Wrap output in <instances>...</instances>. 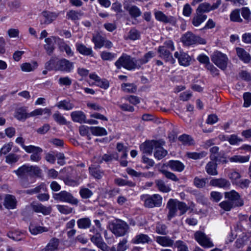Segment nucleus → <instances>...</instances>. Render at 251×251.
I'll return each instance as SVG.
<instances>
[{"mask_svg": "<svg viewBox=\"0 0 251 251\" xmlns=\"http://www.w3.org/2000/svg\"><path fill=\"white\" fill-rule=\"evenodd\" d=\"M141 198L144 201V205L147 207H160L162 204V198L158 194H154L151 196L143 195Z\"/></svg>", "mask_w": 251, "mask_h": 251, "instance_id": "0eeeda50", "label": "nucleus"}, {"mask_svg": "<svg viewBox=\"0 0 251 251\" xmlns=\"http://www.w3.org/2000/svg\"><path fill=\"white\" fill-rule=\"evenodd\" d=\"M229 178L231 180L232 183L236 184V182H238L241 176L240 174L236 171H232L228 174Z\"/></svg>", "mask_w": 251, "mask_h": 251, "instance_id": "bf43d9fd", "label": "nucleus"}, {"mask_svg": "<svg viewBox=\"0 0 251 251\" xmlns=\"http://www.w3.org/2000/svg\"><path fill=\"white\" fill-rule=\"evenodd\" d=\"M155 231L158 234L163 235H166L168 233L167 226L165 225L160 223L156 224Z\"/></svg>", "mask_w": 251, "mask_h": 251, "instance_id": "3c124183", "label": "nucleus"}, {"mask_svg": "<svg viewBox=\"0 0 251 251\" xmlns=\"http://www.w3.org/2000/svg\"><path fill=\"white\" fill-rule=\"evenodd\" d=\"M17 204V200L15 197L11 195H6L5 196L4 205L9 209H13L16 208Z\"/></svg>", "mask_w": 251, "mask_h": 251, "instance_id": "a878e982", "label": "nucleus"}, {"mask_svg": "<svg viewBox=\"0 0 251 251\" xmlns=\"http://www.w3.org/2000/svg\"><path fill=\"white\" fill-rule=\"evenodd\" d=\"M14 117L19 121H25L29 118V113H27V107H21L17 108L15 111Z\"/></svg>", "mask_w": 251, "mask_h": 251, "instance_id": "393cba45", "label": "nucleus"}, {"mask_svg": "<svg viewBox=\"0 0 251 251\" xmlns=\"http://www.w3.org/2000/svg\"><path fill=\"white\" fill-rule=\"evenodd\" d=\"M7 235L9 238L16 241H22L25 238L24 233L17 230L10 231Z\"/></svg>", "mask_w": 251, "mask_h": 251, "instance_id": "473e14b6", "label": "nucleus"}, {"mask_svg": "<svg viewBox=\"0 0 251 251\" xmlns=\"http://www.w3.org/2000/svg\"><path fill=\"white\" fill-rule=\"evenodd\" d=\"M224 194L225 198L227 200L220 203L219 206L225 211H229L233 208L241 207L244 205L243 200L239 193L236 191L226 192Z\"/></svg>", "mask_w": 251, "mask_h": 251, "instance_id": "f257e3e1", "label": "nucleus"}, {"mask_svg": "<svg viewBox=\"0 0 251 251\" xmlns=\"http://www.w3.org/2000/svg\"><path fill=\"white\" fill-rule=\"evenodd\" d=\"M229 161L232 162L244 163L249 161V156L234 155L229 158Z\"/></svg>", "mask_w": 251, "mask_h": 251, "instance_id": "09e8293b", "label": "nucleus"}, {"mask_svg": "<svg viewBox=\"0 0 251 251\" xmlns=\"http://www.w3.org/2000/svg\"><path fill=\"white\" fill-rule=\"evenodd\" d=\"M115 65L118 69H120L122 67L129 70L139 68L137 60L126 54H123L116 61Z\"/></svg>", "mask_w": 251, "mask_h": 251, "instance_id": "7ed1b4c3", "label": "nucleus"}, {"mask_svg": "<svg viewBox=\"0 0 251 251\" xmlns=\"http://www.w3.org/2000/svg\"><path fill=\"white\" fill-rule=\"evenodd\" d=\"M240 11L241 12V14L242 17L247 21L250 20L251 19V12L250 9L248 7H243Z\"/></svg>", "mask_w": 251, "mask_h": 251, "instance_id": "338daca9", "label": "nucleus"}, {"mask_svg": "<svg viewBox=\"0 0 251 251\" xmlns=\"http://www.w3.org/2000/svg\"><path fill=\"white\" fill-rule=\"evenodd\" d=\"M54 39L55 37L52 36L46 38L45 40L46 44L44 45V48L49 55H50L54 49L53 45V40Z\"/></svg>", "mask_w": 251, "mask_h": 251, "instance_id": "72a5a7b5", "label": "nucleus"}, {"mask_svg": "<svg viewBox=\"0 0 251 251\" xmlns=\"http://www.w3.org/2000/svg\"><path fill=\"white\" fill-rule=\"evenodd\" d=\"M212 61L222 70H225L227 67L228 59L227 56L220 51L214 52L211 57Z\"/></svg>", "mask_w": 251, "mask_h": 251, "instance_id": "6e6552de", "label": "nucleus"}, {"mask_svg": "<svg viewBox=\"0 0 251 251\" xmlns=\"http://www.w3.org/2000/svg\"><path fill=\"white\" fill-rule=\"evenodd\" d=\"M129 227L125 221L117 219L113 222L110 226L112 232L116 236H123L128 232Z\"/></svg>", "mask_w": 251, "mask_h": 251, "instance_id": "39448f33", "label": "nucleus"}, {"mask_svg": "<svg viewBox=\"0 0 251 251\" xmlns=\"http://www.w3.org/2000/svg\"><path fill=\"white\" fill-rule=\"evenodd\" d=\"M57 106L59 109H63L66 110H70L73 109L74 105L67 100H63L58 102L56 104Z\"/></svg>", "mask_w": 251, "mask_h": 251, "instance_id": "ea45409f", "label": "nucleus"}, {"mask_svg": "<svg viewBox=\"0 0 251 251\" xmlns=\"http://www.w3.org/2000/svg\"><path fill=\"white\" fill-rule=\"evenodd\" d=\"M154 56V53L152 51H150L146 53L143 58L137 60V64L139 65V68H140L141 65L147 63L150 59L153 57Z\"/></svg>", "mask_w": 251, "mask_h": 251, "instance_id": "4c0bfd02", "label": "nucleus"}, {"mask_svg": "<svg viewBox=\"0 0 251 251\" xmlns=\"http://www.w3.org/2000/svg\"><path fill=\"white\" fill-rule=\"evenodd\" d=\"M79 194L83 199H88L93 195V192L86 188H81L79 191Z\"/></svg>", "mask_w": 251, "mask_h": 251, "instance_id": "680f3d73", "label": "nucleus"}, {"mask_svg": "<svg viewBox=\"0 0 251 251\" xmlns=\"http://www.w3.org/2000/svg\"><path fill=\"white\" fill-rule=\"evenodd\" d=\"M225 140L228 141L229 144L231 145L238 144L243 140L235 134H232L229 137H227V139H225Z\"/></svg>", "mask_w": 251, "mask_h": 251, "instance_id": "4d7b16f0", "label": "nucleus"}, {"mask_svg": "<svg viewBox=\"0 0 251 251\" xmlns=\"http://www.w3.org/2000/svg\"><path fill=\"white\" fill-rule=\"evenodd\" d=\"M71 116L72 120L75 122L80 123L86 122V116L82 111H74L71 113Z\"/></svg>", "mask_w": 251, "mask_h": 251, "instance_id": "7c9ffc66", "label": "nucleus"}, {"mask_svg": "<svg viewBox=\"0 0 251 251\" xmlns=\"http://www.w3.org/2000/svg\"><path fill=\"white\" fill-rule=\"evenodd\" d=\"M155 183L157 188L160 191L164 193H167L171 191V188L169 186L166 185L164 182L162 180H156Z\"/></svg>", "mask_w": 251, "mask_h": 251, "instance_id": "8fccbe9b", "label": "nucleus"}, {"mask_svg": "<svg viewBox=\"0 0 251 251\" xmlns=\"http://www.w3.org/2000/svg\"><path fill=\"white\" fill-rule=\"evenodd\" d=\"M25 151L32 154L30 156V159L32 161L38 162L41 159V153L43 150L39 147L29 145L25 148Z\"/></svg>", "mask_w": 251, "mask_h": 251, "instance_id": "9d476101", "label": "nucleus"}, {"mask_svg": "<svg viewBox=\"0 0 251 251\" xmlns=\"http://www.w3.org/2000/svg\"><path fill=\"white\" fill-rule=\"evenodd\" d=\"M221 3L220 0H218L216 3L212 5L207 2H204L200 4L196 11L199 13L204 14L205 12H208L211 10L217 9L221 4Z\"/></svg>", "mask_w": 251, "mask_h": 251, "instance_id": "4468645a", "label": "nucleus"}, {"mask_svg": "<svg viewBox=\"0 0 251 251\" xmlns=\"http://www.w3.org/2000/svg\"><path fill=\"white\" fill-rule=\"evenodd\" d=\"M182 42L185 46H189L194 44H205V39L199 36H196L192 32L188 31L182 35L181 38Z\"/></svg>", "mask_w": 251, "mask_h": 251, "instance_id": "423d86ee", "label": "nucleus"}, {"mask_svg": "<svg viewBox=\"0 0 251 251\" xmlns=\"http://www.w3.org/2000/svg\"><path fill=\"white\" fill-rule=\"evenodd\" d=\"M59 240L56 238H51L42 251H54L58 249Z\"/></svg>", "mask_w": 251, "mask_h": 251, "instance_id": "c85d7f7f", "label": "nucleus"}, {"mask_svg": "<svg viewBox=\"0 0 251 251\" xmlns=\"http://www.w3.org/2000/svg\"><path fill=\"white\" fill-rule=\"evenodd\" d=\"M151 242V238L148 235L143 233L136 235L131 240V243L134 244H149Z\"/></svg>", "mask_w": 251, "mask_h": 251, "instance_id": "412c9836", "label": "nucleus"}, {"mask_svg": "<svg viewBox=\"0 0 251 251\" xmlns=\"http://www.w3.org/2000/svg\"><path fill=\"white\" fill-rule=\"evenodd\" d=\"M165 145V142L163 141V144L162 145L159 144V146H156L155 148V152L154 153V157L158 160H160L164 157L167 154V151L164 150L162 146Z\"/></svg>", "mask_w": 251, "mask_h": 251, "instance_id": "c756f323", "label": "nucleus"}, {"mask_svg": "<svg viewBox=\"0 0 251 251\" xmlns=\"http://www.w3.org/2000/svg\"><path fill=\"white\" fill-rule=\"evenodd\" d=\"M131 17L137 18L141 15V12L139 8L135 5L129 6L126 8Z\"/></svg>", "mask_w": 251, "mask_h": 251, "instance_id": "37998d69", "label": "nucleus"}, {"mask_svg": "<svg viewBox=\"0 0 251 251\" xmlns=\"http://www.w3.org/2000/svg\"><path fill=\"white\" fill-rule=\"evenodd\" d=\"M43 19L41 22V24L48 25L52 22L57 17V15L55 13L45 11L42 14Z\"/></svg>", "mask_w": 251, "mask_h": 251, "instance_id": "b1692460", "label": "nucleus"}, {"mask_svg": "<svg viewBox=\"0 0 251 251\" xmlns=\"http://www.w3.org/2000/svg\"><path fill=\"white\" fill-rule=\"evenodd\" d=\"M31 206L34 211L41 213L44 215H49L51 212L50 206H45L41 203L31 204Z\"/></svg>", "mask_w": 251, "mask_h": 251, "instance_id": "a211bd4d", "label": "nucleus"}, {"mask_svg": "<svg viewBox=\"0 0 251 251\" xmlns=\"http://www.w3.org/2000/svg\"><path fill=\"white\" fill-rule=\"evenodd\" d=\"M178 140L184 145L193 144V140L189 135L184 134L178 137Z\"/></svg>", "mask_w": 251, "mask_h": 251, "instance_id": "a18cd8bd", "label": "nucleus"}, {"mask_svg": "<svg viewBox=\"0 0 251 251\" xmlns=\"http://www.w3.org/2000/svg\"><path fill=\"white\" fill-rule=\"evenodd\" d=\"M175 247L177 248V251H189L186 244L181 240L176 241L175 243Z\"/></svg>", "mask_w": 251, "mask_h": 251, "instance_id": "13d9d810", "label": "nucleus"}, {"mask_svg": "<svg viewBox=\"0 0 251 251\" xmlns=\"http://www.w3.org/2000/svg\"><path fill=\"white\" fill-rule=\"evenodd\" d=\"M76 49L78 52L83 55L93 57V51L91 48H88L82 43H77L75 45Z\"/></svg>", "mask_w": 251, "mask_h": 251, "instance_id": "5701e85b", "label": "nucleus"}, {"mask_svg": "<svg viewBox=\"0 0 251 251\" xmlns=\"http://www.w3.org/2000/svg\"><path fill=\"white\" fill-rule=\"evenodd\" d=\"M53 197L55 200L66 202L72 204L77 205L78 201L72 195L66 191H62L58 193L54 194Z\"/></svg>", "mask_w": 251, "mask_h": 251, "instance_id": "1a4fd4ad", "label": "nucleus"}, {"mask_svg": "<svg viewBox=\"0 0 251 251\" xmlns=\"http://www.w3.org/2000/svg\"><path fill=\"white\" fill-rule=\"evenodd\" d=\"M236 52L238 57L245 63H249L251 61V56L244 49L236 48Z\"/></svg>", "mask_w": 251, "mask_h": 251, "instance_id": "bb28decb", "label": "nucleus"}, {"mask_svg": "<svg viewBox=\"0 0 251 251\" xmlns=\"http://www.w3.org/2000/svg\"><path fill=\"white\" fill-rule=\"evenodd\" d=\"M240 10L238 9L232 11L230 15L231 21L234 22H242L243 20L240 17Z\"/></svg>", "mask_w": 251, "mask_h": 251, "instance_id": "864d4df0", "label": "nucleus"}, {"mask_svg": "<svg viewBox=\"0 0 251 251\" xmlns=\"http://www.w3.org/2000/svg\"><path fill=\"white\" fill-rule=\"evenodd\" d=\"M174 56L176 58L178 59L179 63L180 65L187 66L190 65L191 58L185 52L182 51H176Z\"/></svg>", "mask_w": 251, "mask_h": 251, "instance_id": "dca6fc26", "label": "nucleus"}, {"mask_svg": "<svg viewBox=\"0 0 251 251\" xmlns=\"http://www.w3.org/2000/svg\"><path fill=\"white\" fill-rule=\"evenodd\" d=\"M52 117L54 121L60 125H66L67 123L65 118L58 111L54 113Z\"/></svg>", "mask_w": 251, "mask_h": 251, "instance_id": "5fc2aeb1", "label": "nucleus"}, {"mask_svg": "<svg viewBox=\"0 0 251 251\" xmlns=\"http://www.w3.org/2000/svg\"><path fill=\"white\" fill-rule=\"evenodd\" d=\"M67 17L68 19L75 21L79 20L82 14L80 12L75 10H69L67 12Z\"/></svg>", "mask_w": 251, "mask_h": 251, "instance_id": "de8ad7c7", "label": "nucleus"}, {"mask_svg": "<svg viewBox=\"0 0 251 251\" xmlns=\"http://www.w3.org/2000/svg\"><path fill=\"white\" fill-rule=\"evenodd\" d=\"M90 129L92 134L95 136H104L107 134L106 129L100 126H91Z\"/></svg>", "mask_w": 251, "mask_h": 251, "instance_id": "e433bc0d", "label": "nucleus"}, {"mask_svg": "<svg viewBox=\"0 0 251 251\" xmlns=\"http://www.w3.org/2000/svg\"><path fill=\"white\" fill-rule=\"evenodd\" d=\"M251 181L249 179H240L238 182H236V185L242 189L247 188L249 187Z\"/></svg>", "mask_w": 251, "mask_h": 251, "instance_id": "69168bd1", "label": "nucleus"}, {"mask_svg": "<svg viewBox=\"0 0 251 251\" xmlns=\"http://www.w3.org/2000/svg\"><path fill=\"white\" fill-rule=\"evenodd\" d=\"M158 52L159 53V57L164 59L166 62L173 64L176 60L173 58L172 53L168 50H166L164 47H158Z\"/></svg>", "mask_w": 251, "mask_h": 251, "instance_id": "2eb2a0df", "label": "nucleus"}, {"mask_svg": "<svg viewBox=\"0 0 251 251\" xmlns=\"http://www.w3.org/2000/svg\"><path fill=\"white\" fill-rule=\"evenodd\" d=\"M91 240L93 243H94L97 246L100 244V242H102V239L100 233L99 231H97L95 235H91Z\"/></svg>", "mask_w": 251, "mask_h": 251, "instance_id": "0e129e2a", "label": "nucleus"}, {"mask_svg": "<svg viewBox=\"0 0 251 251\" xmlns=\"http://www.w3.org/2000/svg\"><path fill=\"white\" fill-rule=\"evenodd\" d=\"M15 173L19 177L24 178L27 175L39 176L41 173V170L36 166L24 165L17 170H14Z\"/></svg>", "mask_w": 251, "mask_h": 251, "instance_id": "20e7f679", "label": "nucleus"}, {"mask_svg": "<svg viewBox=\"0 0 251 251\" xmlns=\"http://www.w3.org/2000/svg\"><path fill=\"white\" fill-rule=\"evenodd\" d=\"M73 62L63 58L56 62L55 70L68 73L73 70Z\"/></svg>", "mask_w": 251, "mask_h": 251, "instance_id": "f8f14e48", "label": "nucleus"}, {"mask_svg": "<svg viewBox=\"0 0 251 251\" xmlns=\"http://www.w3.org/2000/svg\"><path fill=\"white\" fill-rule=\"evenodd\" d=\"M57 208L58 210L62 214H68L73 211V208L67 205H57Z\"/></svg>", "mask_w": 251, "mask_h": 251, "instance_id": "e2e57ef3", "label": "nucleus"}, {"mask_svg": "<svg viewBox=\"0 0 251 251\" xmlns=\"http://www.w3.org/2000/svg\"><path fill=\"white\" fill-rule=\"evenodd\" d=\"M20 158V155L13 153H10L5 157V162L9 164H15Z\"/></svg>", "mask_w": 251, "mask_h": 251, "instance_id": "49530a36", "label": "nucleus"}, {"mask_svg": "<svg viewBox=\"0 0 251 251\" xmlns=\"http://www.w3.org/2000/svg\"><path fill=\"white\" fill-rule=\"evenodd\" d=\"M104 38L100 35L93 36L92 42L95 44V48H100L104 46Z\"/></svg>", "mask_w": 251, "mask_h": 251, "instance_id": "a19ab883", "label": "nucleus"}, {"mask_svg": "<svg viewBox=\"0 0 251 251\" xmlns=\"http://www.w3.org/2000/svg\"><path fill=\"white\" fill-rule=\"evenodd\" d=\"M207 154V152L201 151L199 152H187L186 156L194 160L200 159L205 157Z\"/></svg>", "mask_w": 251, "mask_h": 251, "instance_id": "f704fd0d", "label": "nucleus"}, {"mask_svg": "<svg viewBox=\"0 0 251 251\" xmlns=\"http://www.w3.org/2000/svg\"><path fill=\"white\" fill-rule=\"evenodd\" d=\"M155 19L160 22L164 23L174 24L176 23L175 19L172 17H168L165 15L162 11H157L155 12Z\"/></svg>", "mask_w": 251, "mask_h": 251, "instance_id": "aec40b11", "label": "nucleus"}, {"mask_svg": "<svg viewBox=\"0 0 251 251\" xmlns=\"http://www.w3.org/2000/svg\"><path fill=\"white\" fill-rule=\"evenodd\" d=\"M194 235L195 239L203 247L211 248L214 246L210 239L204 233L201 231H197Z\"/></svg>", "mask_w": 251, "mask_h": 251, "instance_id": "9b49d317", "label": "nucleus"}, {"mask_svg": "<svg viewBox=\"0 0 251 251\" xmlns=\"http://www.w3.org/2000/svg\"><path fill=\"white\" fill-rule=\"evenodd\" d=\"M89 170L90 174L96 179H100L103 175V172L100 170L99 166H91Z\"/></svg>", "mask_w": 251, "mask_h": 251, "instance_id": "2f4dec72", "label": "nucleus"}, {"mask_svg": "<svg viewBox=\"0 0 251 251\" xmlns=\"http://www.w3.org/2000/svg\"><path fill=\"white\" fill-rule=\"evenodd\" d=\"M168 166L174 171L181 172L184 169V165L178 160H170L169 161Z\"/></svg>", "mask_w": 251, "mask_h": 251, "instance_id": "cd10ccee", "label": "nucleus"}, {"mask_svg": "<svg viewBox=\"0 0 251 251\" xmlns=\"http://www.w3.org/2000/svg\"><path fill=\"white\" fill-rule=\"evenodd\" d=\"M210 185L225 189L230 186V183L225 178H214L210 180Z\"/></svg>", "mask_w": 251, "mask_h": 251, "instance_id": "6ab92c4d", "label": "nucleus"}, {"mask_svg": "<svg viewBox=\"0 0 251 251\" xmlns=\"http://www.w3.org/2000/svg\"><path fill=\"white\" fill-rule=\"evenodd\" d=\"M207 16L203 13H200L196 11L192 18L191 23L195 27L200 26L207 19Z\"/></svg>", "mask_w": 251, "mask_h": 251, "instance_id": "f3484780", "label": "nucleus"}, {"mask_svg": "<svg viewBox=\"0 0 251 251\" xmlns=\"http://www.w3.org/2000/svg\"><path fill=\"white\" fill-rule=\"evenodd\" d=\"M160 172L168 179H171L174 181H178L179 180V179L177 177L176 175L173 173H172L165 170H162L160 171Z\"/></svg>", "mask_w": 251, "mask_h": 251, "instance_id": "052dcab7", "label": "nucleus"}, {"mask_svg": "<svg viewBox=\"0 0 251 251\" xmlns=\"http://www.w3.org/2000/svg\"><path fill=\"white\" fill-rule=\"evenodd\" d=\"M163 141L160 140L158 141L152 140L151 141L146 142L140 146V149L143 153L151 154L153 148H155L156 146L159 144H163Z\"/></svg>", "mask_w": 251, "mask_h": 251, "instance_id": "ddd939ff", "label": "nucleus"}, {"mask_svg": "<svg viewBox=\"0 0 251 251\" xmlns=\"http://www.w3.org/2000/svg\"><path fill=\"white\" fill-rule=\"evenodd\" d=\"M244 100V106L248 107L251 105V93L249 92L245 93L243 95Z\"/></svg>", "mask_w": 251, "mask_h": 251, "instance_id": "774afa93", "label": "nucleus"}, {"mask_svg": "<svg viewBox=\"0 0 251 251\" xmlns=\"http://www.w3.org/2000/svg\"><path fill=\"white\" fill-rule=\"evenodd\" d=\"M219 147L214 146L210 149L211 153L210 157L212 160L217 161L219 157Z\"/></svg>", "mask_w": 251, "mask_h": 251, "instance_id": "6e6d98bb", "label": "nucleus"}, {"mask_svg": "<svg viewBox=\"0 0 251 251\" xmlns=\"http://www.w3.org/2000/svg\"><path fill=\"white\" fill-rule=\"evenodd\" d=\"M114 182L117 185L120 186H128L129 187H134L135 186V183L124 179L121 178H116L114 179Z\"/></svg>", "mask_w": 251, "mask_h": 251, "instance_id": "c03bdc74", "label": "nucleus"}, {"mask_svg": "<svg viewBox=\"0 0 251 251\" xmlns=\"http://www.w3.org/2000/svg\"><path fill=\"white\" fill-rule=\"evenodd\" d=\"M216 168V163L214 162H209L206 165L205 169L208 174L212 176H215L218 174Z\"/></svg>", "mask_w": 251, "mask_h": 251, "instance_id": "58836bf2", "label": "nucleus"}, {"mask_svg": "<svg viewBox=\"0 0 251 251\" xmlns=\"http://www.w3.org/2000/svg\"><path fill=\"white\" fill-rule=\"evenodd\" d=\"M166 208L168 209L167 220L171 219L176 215L177 210L179 211V215H184L189 209V207L182 201H180L176 199H170L167 203Z\"/></svg>", "mask_w": 251, "mask_h": 251, "instance_id": "f03ea898", "label": "nucleus"}, {"mask_svg": "<svg viewBox=\"0 0 251 251\" xmlns=\"http://www.w3.org/2000/svg\"><path fill=\"white\" fill-rule=\"evenodd\" d=\"M155 241L158 244L163 247H171L173 245H175L174 241L167 236H157Z\"/></svg>", "mask_w": 251, "mask_h": 251, "instance_id": "4be33fe9", "label": "nucleus"}, {"mask_svg": "<svg viewBox=\"0 0 251 251\" xmlns=\"http://www.w3.org/2000/svg\"><path fill=\"white\" fill-rule=\"evenodd\" d=\"M77 224L79 228H88L91 226V221L88 218H81L78 220Z\"/></svg>", "mask_w": 251, "mask_h": 251, "instance_id": "79ce46f5", "label": "nucleus"}, {"mask_svg": "<svg viewBox=\"0 0 251 251\" xmlns=\"http://www.w3.org/2000/svg\"><path fill=\"white\" fill-rule=\"evenodd\" d=\"M122 90L126 93H135L136 91V86L132 83H124L122 85Z\"/></svg>", "mask_w": 251, "mask_h": 251, "instance_id": "603ef678", "label": "nucleus"}, {"mask_svg": "<svg viewBox=\"0 0 251 251\" xmlns=\"http://www.w3.org/2000/svg\"><path fill=\"white\" fill-rule=\"evenodd\" d=\"M29 229L30 233L33 235H37L39 233H42L44 232H47L48 229L47 228L41 226H35L33 225H30L29 226Z\"/></svg>", "mask_w": 251, "mask_h": 251, "instance_id": "c9c22d12", "label": "nucleus"}]
</instances>
